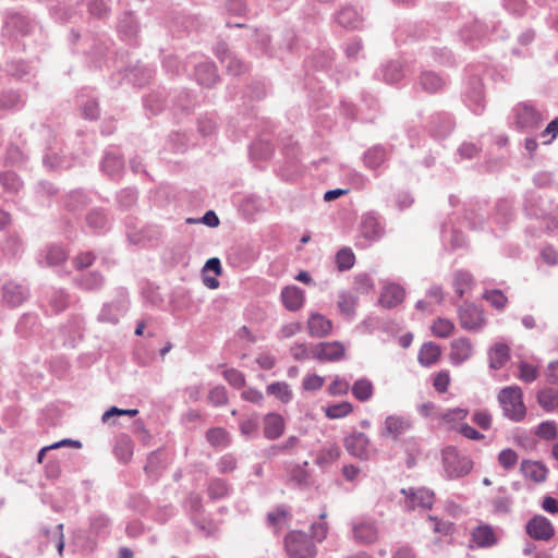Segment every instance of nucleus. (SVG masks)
Returning <instances> with one entry per match:
<instances>
[{
  "instance_id": "obj_1",
  "label": "nucleus",
  "mask_w": 558,
  "mask_h": 558,
  "mask_svg": "<svg viewBox=\"0 0 558 558\" xmlns=\"http://www.w3.org/2000/svg\"><path fill=\"white\" fill-rule=\"evenodd\" d=\"M441 458L445 474L450 480L465 476L473 468L471 459L460 454L454 447L442 449Z\"/></svg>"
},
{
  "instance_id": "obj_2",
  "label": "nucleus",
  "mask_w": 558,
  "mask_h": 558,
  "mask_svg": "<svg viewBox=\"0 0 558 558\" xmlns=\"http://www.w3.org/2000/svg\"><path fill=\"white\" fill-rule=\"evenodd\" d=\"M504 415L519 422L525 416V407L522 401V390L517 386L504 388L498 396Z\"/></svg>"
},
{
  "instance_id": "obj_3",
  "label": "nucleus",
  "mask_w": 558,
  "mask_h": 558,
  "mask_svg": "<svg viewBox=\"0 0 558 558\" xmlns=\"http://www.w3.org/2000/svg\"><path fill=\"white\" fill-rule=\"evenodd\" d=\"M284 543L290 558H313L316 555L314 544L303 532H291Z\"/></svg>"
},
{
  "instance_id": "obj_4",
  "label": "nucleus",
  "mask_w": 558,
  "mask_h": 558,
  "mask_svg": "<svg viewBox=\"0 0 558 558\" xmlns=\"http://www.w3.org/2000/svg\"><path fill=\"white\" fill-rule=\"evenodd\" d=\"M413 426L409 416L388 415L383 424L381 437L398 440L402 435L407 434Z\"/></svg>"
},
{
  "instance_id": "obj_5",
  "label": "nucleus",
  "mask_w": 558,
  "mask_h": 558,
  "mask_svg": "<svg viewBox=\"0 0 558 558\" xmlns=\"http://www.w3.org/2000/svg\"><path fill=\"white\" fill-rule=\"evenodd\" d=\"M526 534L536 541H549L555 533L551 522L543 515H534L525 525Z\"/></svg>"
},
{
  "instance_id": "obj_6",
  "label": "nucleus",
  "mask_w": 558,
  "mask_h": 558,
  "mask_svg": "<svg viewBox=\"0 0 558 558\" xmlns=\"http://www.w3.org/2000/svg\"><path fill=\"white\" fill-rule=\"evenodd\" d=\"M345 348L339 341L320 342L313 347L312 355L320 362H336L344 356Z\"/></svg>"
},
{
  "instance_id": "obj_7",
  "label": "nucleus",
  "mask_w": 558,
  "mask_h": 558,
  "mask_svg": "<svg viewBox=\"0 0 558 558\" xmlns=\"http://www.w3.org/2000/svg\"><path fill=\"white\" fill-rule=\"evenodd\" d=\"M402 494L407 496L405 507L411 510L429 509L434 502V493L427 488H410L402 489Z\"/></svg>"
},
{
  "instance_id": "obj_8",
  "label": "nucleus",
  "mask_w": 558,
  "mask_h": 558,
  "mask_svg": "<svg viewBox=\"0 0 558 558\" xmlns=\"http://www.w3.org/2000/svg\"><path fill=\"white\" fill-rule=\"evenodd\" d=\"M459 320L461 327L470 331H477L485 324L483 312L472 304H464L459 308Z\"/></svg>"
},
{
  "instance_id": "obj_9",
  "label": "nucleus",
  "mask_w": 558,
  "mask_h": 558,
  "mask_svg": "<svg viewBox=\"0 0 558 558\" xmlns=\"http://www.w3.org/2000/svg\"><path fill=\"white\" fill-rule=\"evenodd\" d=\"M344 446L350 454L361 460H368L371 457L369 439L361 432L347 436Z\"/></svg>"
},
{
  "instance_id": "obj_10",
  "label": "nucleus",
  "mask_w": 558,
  "mask_h": 558,
  "mask_svg": "<svg viewBox=\"0 0 558 558\" xmlns=\"http://www.w3.org/2000/svg\"><path fill=\"white\" fill-rule=\"evenodd\" d=\"M517 124L522 130H534L539 126L543 117L527 104L519 105L515 109Z\"/></svg>"
},
{
  "instance_id": "obj_11",
  "label": "nucleus",
  "mask_w": 558,
  "mask_h": 558,
  "mask_svg": "<svg viewBox=\"0 0 558 558\" xmlns=\"http://www.w3.org/2000/svg\"><path fill=\"white\" fill-rule=\"evenodd\" d=\"M216 56L231 75H240L246 71V65L229 51L225 43L216 46Z\"/></svg>"
},
{
  "instance_id": "obj_12",
  "label": "nucleus",
  "mask_w": 558,
  "mask_h": 558,
  "mask_svg": "<svg viewBox=\"0 0 558 558\" xmlns=\"http://www.w3.org/2000/svg\"><path fill=\"white\" fill-rule=\"evenodd\" d=\"M354 539L361 544L369 545L378 539V527L374 522L362 521L352 526Z\"/></svg>"
},
{
  "instance_id": "obj_13",
  "label": "nucleus",
  "mask_w": 558,
  "mask_h": 558,
  "mask_svg": "<svg viewBox=\"0 0 558 558\" xmlns=\"http://www.w3.org/2000/svg\"><path fill=\"white\" fill-rule=\"evenodd\" d=\"M281 301L288 311L296 312L304 305V291L295 286L286 287L281 291Z\"/></svg>"
},
{
  "instance_id": "obj_14",
  "label": "nucleus",
  "mask_w": 558,
  "mask_h": 558,
  "mask_svg": "<svg viewBox=\"0 0 558 558\" xmlns=\"http://www.w3.org/2000/svg\"><path fill=\"white\" fill-rule=\"evenodd\" d=\"M308 332L313 337L323 338L330 333L332 323L319 313H313L307 320Z\"/></svg>"
},
{
  "instance_id": "obj_15",
  "label": "nucleus",
  "mask_w": 558,
  "mask_h": 558,
  "mask_svg": "<svg viewBox=\"0 0 558 558\" xmlns=\"http://www.w3.org/2000/svg\"><path fill=\"white\" fill-rule=\"evenodd\" d=\"M27 296V290L21 284L8 282L2 288L3 301L12 307L21 305Z\"/></svg>"
},
{
  "instance_id": "obj_16",
  "label": "nucleus",
  "mask_w": 558,
  "mask_h": 558,
  "mask_svg": "<svg viewBox=\"0 0 558 558\" xmlns=\"http://www.w3.org/2000/svg\"><path fill=\"white\" fill-rule=\"evenodd\" d=\"M472 353L473 347L468 338H459L451 343L450 360L456 365L469 360Z\"/></svg>"
},
{
  "instance_id": "obj_17",
  "label": "nucleus",
  "mask_w": 558,
  "mask_h": 558,
  "mask_svg": "<svg viewBox=\"0 0 558 558\" xmlns=\"http://www.w3.org/2000/svg\"><path fill=\"white\" fill-rule=\"evenodd\" d=\"M404 294L402 287L395 283L387 284L383 289L379 303L387 308L395 307L403 301Z\"/></svg>"
},
{
  "instance_id": "obj_18",
  "label": "nucleus",
  "mask_w": 558,
  "mask_h": 558,
  "mask_svg": "<svg viewBox=\"0 0 558 558\" xmlns=\"http://www.w3.org/2000/svg\"><path fill=\"white\" fill-rule=\"evenodd\" d=\"M284 432V421L277 413H268L264 418V435L267 439L279 438Z\"/></svg>"
},
{
  "instance_id": "obj_19",
  "label": "nucleus",
  "mask_w": 558,
  "mask_h": 558,
  "mask_svg": "<svg viewBox=\"0 0 558 558\" xmlns=\"http://www.w3.org/2000/svg\"><path fill=\"white\" fill-rule=\"evenodd\" d=\"M521 472L524 477L534 481L535 483H542L546 480L547 468L537 461L524 460L521 463Z\"/></svg>"
},
{
  "instance_id": "obj_20",
  "label": "nucleus",
  "mask_w": 558,
  "mask_h": 558,
  "mask_svg": "<svg viewBox=\"0 0 558 558\" xmlns=\"http://www.w3.org/2000/svg\"><path fill=\"white\" fill-rule=\"evenodd\" d=\"M361 232L365 239L377 240L383 235L384 229L374 214H366L362 218Z\"/></svg>"
},
{
  "instance_id": "obj_21",
  "label": "nucleus",
  "mask_w": 558,
  "mask_h": 558,
  "mask_svg": "<svg viewBox=\"0 0 558 558\" xmlns=\"http://www.w3.org/2000/svg\"><path fill=\"white\" fill-rule=\"evenodd\" d=\"M195 75L197 82L205 86H213L218 80L217 69L211 62L199 63L196 66Z\"/></svg>"
},
{
  "instance_id": "obj_22",
  "label": "nucleus",
  "mask_w": 558,
  "mask_h": 558,
  "mask_svg": "<svg viewBox=\"0 0 558 558\" xmlns=\"http://www.w3.org/2000/svg\"><path fill=\"white\" fill-rule=\"evenodd\" d=\"M266 391L282 403H289L293 398V391L286 381H276L267 386Z\"/></svg>"
},
{
  "instance_id": "obj_23",
  "label": "nucleus",
  "mask_w": 558,
  "mask_h": 558,
  "mask_svg": "<svg viewBox=\"0 0 558 558\" xmlns=\"http://www.w3.org/2000/svg\"><path fill=\"white\" fill-rule=\"evenodd\" d=\"M445 85L444 80L435 72L424 71L420 76V86L427 93H436Z\"/></svg>"
},
{
  "instance_id": "obj_24",
  "label": "nucleus",
  "mask_w": 558,
  "mask_h": 558,
  "mask_svg": "<svg viewBox=\"0 0 558 558\" xmlns=\"http://www.w3.org/2000/svg\"><path fill=\"white\" fill-rule=\"evenodd\" d=\"M509 360V348L504 343H497L489 350V366L493 369L501 368Z\"/></svg>"
},
{
  "instance_id": "obj_25",
  "label": "nucleus",
  "mask_w": 558,
  "mask_h": 558,
  "mask_svg": "<svg viewBox=\"0 0 558 558\" xmlns=\"http://www.w3.org/2000/svg\"><path fill=\"white\" fill-rule=\"evenodd\" d=\"M472 537L480 547H488L496 543L494 530L488 525L476 527L472 533Z\"/></svg>"
},
{
  "instance_id": "obj_26",
  "label": "nucleus",
  "mask_w": 558,
  "mask_h": 558,
  "mask_svg": "<svg viewBox=\"0 0 558 558\" xmlns=\"http://www.w3.org/2000/svg\"><path fill=\"white\" fill-rule=\"evenodd\" d=\"M539 405L547 412L558 408V390L554 388H544L537 395Z\"/></svg>"
},
{
  "instance_id": "obj_27",
  "label": "nucleus",
  "mask_w": 558,
  "mask_h": 558,
  "mask_svg": "<svg viewBox=\"0 0 558 558\" xmlns=\"http://www.w3.org/2000/svg\"><path fill=\"white\" fill-rule=\"evenodd\" d=\"M440 356V348L439 345L427 342L424 343L418 353V362L424 366H429L434 364L438 357Z\"/></svg>"
},
{
  "instance_id": "obj_28",
  "label": "nucleus",
  "mask_w": 558,
  "mask_h": 558,
  "mask_svg": "<svg viewBox=\"0 0 558 558\" xmlns=\"http://www.w3.org/2000/svg\"><path fill=\"white\" fill-rule=\"evenodd\" d=\"M337 304L339 311L343 315L348 317H353L355 314L357 298L350 292L343 291L339 293Z\"/></svg>"
},
{
  "instance_id": "obj_29",
  "label": "nucleus",
  "mask_w": 558,
  "mask_h": 558,
  "mask_svg": "<svg viewBox=\"0 0 558 558\" xmlns=\"http://www.w3.org/2000/svg\"><path fill=\"white\" fill-rule=\"evenodd\" d=\"M360 21V13L353 7H344L337 14V22L344 27L355 28L359 26Z\"/></svg>"
},
{
  "instance_id": "obj_30",
  "label": "nucleus",
  "mask_w": 558,
  "mask_h": 558,
  "mask_svg": "<svg viewBox=\"0 0 558 558\" xmlns=\"http://www.w3.org/2000/svg\"><path fill=\"white\" fill-rule=\"evenodd\" d=\"M114 453L122 462H128L133 456V442L129 436H121L118 438L114 446Z\"/></svg>"
},
{
  "instance_id": "obj_31",
  "label": "nucleus",
  "mask_w": 558,
  "mask_h": 558,
  "mask_svg": "<svg viewBox=\"0 0 558 558\" xmlns=\"http://www.w3.org/2000/svg\"><path fill=\"white\" fill-rule=\"evenodd\" d=\"M373 392H374L373 384L366 378L357 379L352 387L353 396L359 401H362V402L369 400L373 396Z\"/></svg>"
},
{
  "instance_id": "obj_32",
  "label": "nucleus",
  "mask_w": 558,
  "mask_h": 558,
  "mask_svg": "<svg viewBox=\"0 0 558 558\" xmlns=\"http://www.w3.org/2000/svg\"><path fill=\"white\" fill-rule=\"evenodd\" d=\"M387 153L380 146L369 148L364 154V162L371 169L378 168L386 160Z\"/></svg>"
},
{
  "instance_id": "obj_33",
  "label": "nucleus",
  "mask_w": 558,
  "mask_h": 558,
  "mask_svg": "<svg viewBox=\"0 0 558 558\" xmlns=\"http://www.w3.org/2000/svg\"><path fill=\"white\" fill-rule=\"evenodd\" d=\"M122 168L123 161L119 156L112 153L106 154L101 163L102 171L109 175H116L121 171Z\"/></svg>"
},
{
  "instance_id": "obj_34",
  "label": "nucleus",
  "mask_w": 558,
  "mask_h": 558,
  "mask_svg": "<svg viewBox=\"0 0 558 558\" xmlns=\"http://www.w3.org/2000/svg\"><path fill=\"white\" fill-rule=\"evenodd\" d=\"M402 66L399 62L391 61L383 69V77L387 83H396L402 77Z\"/></svg>"
},
{
  "instance_id": "obj_35",
  "label": "nucleus",
  "mask_w": 558,
  "mask_h": 558,
  "mask_svg": "<svg viewBox=\"0 0 558 558\" xmlns=\"http://www.w3.org/2000/svg\"><path fill=\"white\" fill-rule=\"evenodd\" d=\"M355 256L350 248H341L336 255V264L340 271L352 268Z\"/></svg>"
},
{
  "instance_id": "obj_36",
  "label": "nucleus",
  "mask_w": 558,
  "mask_h": 558,
  "mask_svg": "<svg viewBox=\"0 0 558 558\" xmlns=\"http://www.w3.org/2000/svg\"><path fill=\"white\" fill-rule=\"evenodd\" d=\"M473 279L468 271H458L454 276V290L462 296L472 286Z\"/></svg>"
},
{
  "instance_id": "obj_37",
  "label": "nucleus",
  "mask_w": 558,
  "mask_h": 558,
  "mask_svg": "<svg viewBox=\"0 0 558 558\" xmlns=\"http://www.w3.org/2000/svg\"><path fill=\"white\" fill-rule=\"evenodd\" d=\"M104 282L102 276L97 271H92L87 275L82 276L80 280H77V284L86 290H95L101 287Z\"/></svg>"
},
{
  "instance_id": "obj_38",
  "label": "nucleus",
  "mask_w": 558,
  "mask_h": 558,
  "mask_svg": "<svg viewBox=\"0 0 558 558\" xmlns=\"http://www.w3.org/2000/svg\"><path fill=\"white\" fill-rule=\"evenodd\" d=\"M49 304L54 313L62 312L69 304L66 293L61 289L53 290L49 299Z\"/></svg>"
},
{
  "instance_id": "obj_39",
  "label": "nucleus",
  "mask_w": 558,
  "mask_h": 558,
  "mask_svg": "<svg viewBox=\"0 0 558 558\" xmlns=\"http://www.w3.org/2000/svg\"><path fill=\"white\" fill-rule=\"evenodd\" d=\"M353 410L352 404L349 402H341L331 404L326 408V416L329 418H341L347 416Z\"/></svg>"
},
{
  "instance_id": "obj_40",
  "label": "nucleus",
  "mask_w": 558,
  "mask_h": 558,
  "mask_svg": "<svg viewBox=\"0 0 558 558\" xmlns=\"http://www.w3.org/2000/svg\"><path fill=\"white\" fill-rule=\"evenodd\" d=\"M340 450L337 446L332 445L319 451L316 458L318 465H327L332 463L339 458Z\"/></svg>"
},
{
  "instance_id": "obj_41",
  "label": "nucleus",
  "mask_w": 558,
  "mask_h": 558,
  "mask_svg": "<svg viewBox=\"0 0 558 558\" xmlns=\"http://www.w3.org/2000/svg\"><path fill=\"white\" fill-rule=\"evenodd\" d=\"M46 263L48 266L58 265L61 262L65 260L66 253L65 251L59 246V245H50L47 247L46 252Z\"/></svg>"
},
{
  "instance_id": "obj_42",
  "label": "nucleus",
  "mask_w": 558,
  "mask_h": 558,
  "mask_svg": "<svg viewBox=\"0 0 558 558\" xmlns=\"http://www.w3.org/2000/svg\"><path fill=\"white\" fill-rule=\"evenodd\" d=\"M453 329V323L445 318H438L432 327L433 333L439 338L448 337L449 335H451Z\"/></svg>"
},
{
  "instance_id": "obj_43",
  "label": "nucleus",
  "mask_w": 558,
  "mask_h": 558,
  "mask_svg": "<svg viewBox=\"0 0 558 558\" xmlns=\"http://www.w3.org/2000/svg\"><path fill=\"white\" fill-rule=\"evenodd\" d=\"M229 488L225 481L213 480L208 486V494L211 499H220L228 495Z\"/></svg>"
},
{
  "instance_id": "obj_44",
  "label": "nucleus",
  "mask_w": 558,
  "mask_h": 558,
  "mask_svg": "<svg viewBox=\"0 0 558 558\" xmlns=\"http://www.w3.org/2000/svg\"><path fill=\"white\" fill-rule=\"evenodd\" d=\"M483 296L497 310H502L508 302L507 296L500 290L486 291Z\"/></svg>"
},
{
  "instance_id": "obj_45",
  "label": "nucleus",
  "mask_w": 558,
  "mask_h": 558,
  "mask_svg": "<svg viewBox=\"0 0 558 558\" xmlns=\"http://www.w3.org/2000/svg\"><path fill=\"white\" fill-rule=\"evenodd\" d=\"M498 462L505 470H511L518 462V454L510 448L504 449L498 454Z\"/></svg>"
},
{
  "instance_id": "obj_46",
  "label": "nucleus",
  "mask_w": 558,
  "mask_h": 558,
  "mask_svg": "<svg viewBox=\"0 0 558 558\" xmlns=\"http://www.w3.org/2000/svg\"><path fill=\"white\" fill-rule=\"evenodd\" d=\"M536 435L539 438L546 439V440H550V439L556 438V436H557V425H556V423L553 422V421H546V422L541 423L537 426Z\"/></svg>"
},
{
  "instance_id": "obj_47",
  "label": "nucleus",
  "mask_w": 558,
  "mask_h": 558,
  "mask_svg": "<svg viewBox=\"0 0 558 558\" xmlns=\"http://www.w3.org/2000/svg\"><path fill=\"white\" fill-rule=\"evenodd\" d=\"M354 288L359 293L365 294L371 292L375 288V284L368 275L360 274L354 278Z\"/></svg>"
},
{
  "instance_id": "obj_48",
  "label": "nucleus",
  "mask_w": 558,
  "mask_h": 558,
  "mask_svg": "<svg viewBox=\"0 0 558 558\" xmlns=\"http://www.w3.org/2000/svg\"><path fill=\"white\" fill-rule=\"evenodd\" d=\"M519 378L525 383L534 381L538 376V368L526 362H521L519 365Z\"/></svg>"
},
{
  "instance_id": "obj_49",
  "label": "nucleus",
  "mask_w": 558,
  "mask_h": 558,
  "mask_svg": "<svg viewBox=\"0 0 558 558\" xmlns=\"http://www.w3.org/2000/svg\"><path fill=\"white\" fill-rule=\"evenodd\" d=\"M326 517H327V513L325 511L322 512L319 514L320 521L313 523L311 526L312 536L315 539H317L318 542H322L326 537L327 532H328V525L324 521V519H326Z\"/></svg>"
},
{
  "instance_id": "obj_50",
  "label": "nucleus",
  "mask_w": 558,
  "mask_h": 558,
  "mask_svg": "<svg viewBox=\"0 0 558 558\" xmlns=\"http://www.w3.org/2000/svg\"><path fill=\"white\" fill-rule=\"evenodd\" d=\"M87 225L94 229H102L107 223L105 214L100 210H92L86 217Z\"/></svg>"
},
{
  "instance_id": "obj_51",
  "label": "nucleus",
  "mask_w": 558,
  "mask_h": 558,
  "mask_svg": "<svg viewBox=\"0 0 558 558\" xmlns=\"http://www.w3.org/2000/svg\"><path fill=\"white\" fill-rule=\"evenodd\" d=\"M226 380L235 388H241L245 385L244 375L234 368L226 369L223 372Z\"/></svg>"
},
{
  "instance_id": "obj_52",
  "label": "nucleus",
  "mask_w": 558,
  "mask_h": 558,
  "mask_svg": "<svg viewBox=\"0 0 558 558\" xmlns=\"http://www.w3.org/2000/svg\"><path fill=\"white\" fill-rule=\"evenodd\" d=\"M109 519L106 515H95L90 521V529L94 533L101 535L106 534L109 529Z\"/></svg>"
},
{
  "instance_id": "obj_53",
  "label": "nucleus",
  "mask_w": 558,
  "mask_h": 558,
  "mask_svg": "<svg viewBox=\"0 0 558 558\" xmlns=\"http://www.w3.org/2000/svg\"><path fill=\"white\" fill-rule=\"evenodd\" d=\"M325 383L324 377L316 374L308 375L303 379L302 387L306 391L319 390Z\"/></svg>"
},
{
  "instance_id": "obj_54",
  "label": "nucleus",
  "mask_w": 558,
  "mask_h": 558,
  "mask_svg": "<svg viewBox=\"0 0 558 558\" xmlns=\"http://www.w3.org/2000/svg\"><path fill=\"white\" fill-rule=\"evenodd\" d=\"M1 184L9 191H17L21 186V181L13 172H4L0 174Z\"/></svg>"
},
{
  "instance_id": "obj_55",
  "label": "nucleus",
  "mask_w": 558,
  "mask_h": 558,
  "mask_svg": "<svg viewBox=\"0 0 558 558\" xmlns=\"http://www.w3.org/2000/svg\"><path fill=\"white\" fill-rule=\"evenodd\" d=\"M208 400L214 404V405H221V404H225L228 400L227 398V391L225 389V387L222 386H216L214 387L210 391H209V395H208Z\"/></svg>"
},
{
  "instance_id": "obj_56",
  "label": "nucleus",
  "mask_w": 558,
  "mask_h": 558,
  "mask_svg": "<svg viewBox=\"0 0 558 558\" xmlns=\"http://www.w3.org/2000/svg\"><path fill=\"white\" fill-rule=\"evenodd\" d=\"M207 440L213 446H221L225 445L227 441V433L222 428H211L207 432Z\"/></svg>"
},
{
  "instance_id": "obj_57",
  "label": "nucleus",
  "mask_w": 558,
  "mask_h": 558,
  "mask_svg": "<svg viewBox=\"0 0 558 558\" xmlns=\"http://www.w3.org/2000/svg\"><path fill=\"white\" fill-rule=\"evenodd\" d=\"M21 97L15 92H8L0 95V109H10L19 105Z\"/></svg>"
},
{
  "instance_id": "obj_58",
  "label": "nucleus",
  "mask_w": 558,
  "mask_h": 558,
  "mask_svg": "<svg viewBox=\"0 0 558 558\" xmlns=\"http://www.w3.org/2000/svg\"><path fill=\"white\" fill-rule=\"evenodd\" d=\"M138 413V411L136 409H128V410H122V409H119L117 407H111L109 410H107L102 416H101V421L104 423H108L110 421V418L112 416H116V415H128V416H135L136 414Z\"/></svg>"
},
{
  "instance_id": "obj_59",
  "label": "nucleus",
  "mask_w": 558,
  "mask_h": 558,
  "mask_svg": "<svg viewBox=\"0 0 558 558\" xmlns=\"http://www.w3.org/2000/svg\"><path fill=\"white\" fill-rule=\"evenodd\" d=\"M217 468L220 473H230L235 470L236 460L232 454H225L217 462Z\"/></svg>"
},
{
  "instance_id": "obj_60",
  "label": "nucleus",
  "mask_w": 558,
  "mask_h": 558,
  "mask_svg": "<svg viewBox=\"0 0 558 558\" xmlns=\"http://www.w3.org/2000/svg\"><path fill=\"white\" fill-rule=\"evenodd\" d=\"M468 413L469 412L466 409H462V408L450 409V410L445 411L441 414V418L448 423L454 422V421H462L466 417Z\"/></svg>"
},
{
  "instance_id": "obj_61",
  "label": "nucleus",
  "mask_w": 558,
  "mask_h": 558,
  "mask_svg": "<svg viewBox=\"0 0 558 558\" xmlns=\"http://www.w3.org/2000/svg\"><path fill=\"white\" fill-rule=\"evenodd\" d=\"M494 511L497 513H508L511 509L512 501L509 497H496L492 501Z\"/></svg>"
},
{
  "instance_id": "obj_62",
  "label": "nucleus",
  "mask_w": 558,
  "mask_h": 558,
  "mask_svg": "<svg viewBox=\"0 0 558 558\" xmlns=\"http://www.w3.org/2000/svg\"><path fill=\"white\" fill-rule=\"evenodd\" d=\"M349 383L340 377H336L329 386V393L332 396L345 395L349 391Z\"/></svg>"
},
{
  "instance_id": "obj_63",
  "label": "nucleus",
  "mask_w": 558,
  "mask_h": 558,
  "mask_svg": "<svg viewBox=\"0 0 558 558\" xmlns=\"http://www.w3.org/2000/svg\"><path fill=\"white\" fill-rule=\"evenodd\" d=\"M290 352L296 361L306 360L312 354V350L310 351L305 343H294Z\"/></svg>"
},
{
  "instance_id": "obj_64",
  "label": "nucleus",
  "mask_w": 558,
  "mask_h": 558,
  "mask_svg": "<svg viewBox=\"0 0 558 558\" xmlns=\"http://www.w3.org/2000/svg\"><path fill=\"white\" fill-rule=\"evenodd\" d=\"M450 376L447 372L438 373L434 378V387L438 392H445L449 386Z\"/></svg>"
}]
</instances>
